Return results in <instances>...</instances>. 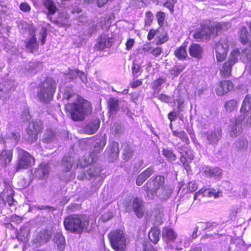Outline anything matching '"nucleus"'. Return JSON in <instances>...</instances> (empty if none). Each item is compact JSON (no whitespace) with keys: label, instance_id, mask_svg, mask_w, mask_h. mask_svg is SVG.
<instances>
[{"label":"nucleus","instance_id":"nucleus-1","mask_svg":"<svg viewBox=\"0 0 251 251\" xmlns=\"http://www.w3.org/2000/svg\"><path fill=\"white\" fill-rule=\"evenodd\" d=\"M65 109L70 114L74 121L78 122L83 121L85 116L91 114L93 107L90 101L80 96H77L75 101L68 102L65 105Z\"/></svg>","mask_w":251,"mask_h":251},{"label":"nucleus","instance_id":"nucleus-2","mask_svg":"<svg viewBox=\"0 0 251 251\" xmlns=\"http://www.w3.org/2000/svg\"><path fill=\"white\" fill-rule=\"evenodd\" d=\"M64 228L72 233L81 234L87 230L89 226V220L85 215L72 214L64 217Z\"/></svg>","mask_w":251,"mask_h":251},{"label":"nucleus","instance_id":"nucleus-3","mask_svg":"<svg viewBox=\"0 0 251 251\" xmlns=\"http://www.w3.org/2000/svg\"><path fill=\"white\" fill-rule=\"evenodd\" d=\"M106 143V138L105 137L101 138L99 141L96 143L94 148L88 155H85L79 159L77 167L82 168L88 165L96 163L98 159V154L103 150Z\"/></svg>","mask_w":251,"mask_h":251},{"label":"nucleus","instance_id":"nucleus-4","mask_svg":"<svg viewBox=\"0 0 251 251\" xmlns=\"http://www.w3.org/2000/svg\"><path fill=\"white\" fill-rule=\"evenodd\" d=\"M17 150V159L15 165L16 172L27 170L35 165V158L29 152L20 148H18Z\"/></svg>","mask_w":251,"mask_h":251},{"label":"nucleus","instance_id":"nucleus-5","mask_svg":"<svg viewBox=\"0 0 251 251\" xmlns=\"http://www.w3.org/2000/svg\"><path fill=\"white\" fill-rule=\"evenodd\" d=\"M110 245L115 251H126V239L123 230L116 229L112 230L108 234Z\"/></svg>","mask_w":251,"mask_h":251},{"label":"nucleus","instance_id":"nucleus-6","mask_svg":"<svg viewBox=\"0 0 251 251\" xmlns=\"http://www.w3.org/2000/svg\"><path fill=\"white\" fill-rule=\"evenodd\" d=\"M240 55L238 49L233 50L230 53L228 59L223 64L220 68V75L222 77H227L231 75L233 66L238 61Z\"/></svg>","mask_w":251,"mask_h":251},{"label":"nucleus","instance_id":"nucleus-7","mask_svg":"<svg viewBox=\"0 0 251 251\" xmlns=\"http://www.w3.org/2000/svg\"><path fill=\"white\" fill-rule=\"evenodd\" d=\"M55 81L50 78H46L41 83L40 90L37 93L38 98L44 100L46 98L52 96L56 89Z\"/></svg>","mask_w":251,"mask_h":251},{"label":"nucleus","instance_id":"nucleus-8","mask_svg":"<svg viewBox=\"0 0 251 251\" xmlns=\"http://www.w3.org/2000/svg\"><path fill=\"white\" fill-rule=\"evenodd\" d=\"M43 128V124L40 120H35L30 123L26 131L28 135V140L30 143H34L37 140L38 134L42 132Z\"/></svg>","mask_w":251,"mask_h":251},{"label":"nucleus","instance_id":"nucleus-9","mask_svg":"<svg viewBox=\"0 0 251 251\" xmlns=\"http://www.w3.org/2000/svg\"><path fill=\"white\" fill-rule=\"evenodd\" d=\"M214 28L210 25L203 24L201 27L196 29L193 35V38L197 41L208 40L214 34Z\"/></svg>","mask_w":251,"mask_h":251},{"label":"nucleus","instance_id":"nucleus-10","mask_svg":"<svg viewBox=\"0 0 251 251\" xmlns=\"http://www.w3.org/2000/svg\"><path fill=\"white\" fill-rule=\"evenodd\" d=\"M179 152L181 154L179 159L184 168L189 171L191 169L190 163L194 158L192 150L186 146H181L179 147Z\"/></svg>","mask_w":251,"mask_h":251},{"label":"nucleus","instance_id":"nucleus-11","mask_svg":"<svg viewBox=\"0 0 251 251\" xmlns=\"http://www.w3.org/2000/svg\"><path fill=\"white\" fill-rule=\"evenodd\" d=\"M234 87L233 83L230 80L220 81L215 89V92L218 96H224L231 91Z\"/></svg>","mask_w":251,"mask_h":251},{"label":"nucleus","instance_id":"nucleus-12","mask_svg":"<svg viewBox=\"0 0 251 251\" xmlns=\"http://www.w3.org/2000/svg\"><path fill=\"white\" fill-rule=\"evenodd\" d=\"M14 191L10 186H7L0 194V202L1 201L4 205L7 203L11 206L14 201Z\"/></svg>","mask_w":251,"mask_h":251},{"label":"nucleus","instance_id":"nucleus-13","mask_svg":"<svg viewBox=\"0 0 251 251\" xmlns=\"http://www.w3.org/2000/svg\"><path fill=\"white\" fill-rule=\"evenodd\" d=\"M13 158V151L4 149L0 153V166L6 167L10 164Z\"/></svg>","mask_w":251,"mask_h":251},{"label":"nucleus","instance_id":"nucleus-14","mask_svg":"<svg viewBox=\"0 0 251 251\" xmlns=\"http://www.w3.org/2000/svg\"><path fill=\"white\" fill-rule=\"evenodd\" d=\"M112 39L107 35H100L98 37V41L96 44V48L99 50H102L106 48H110L112 45Z\"/></svg>","mask_w":251,"mask_h":251},{"label":"nucleus","instance_id":"nucleus-15","mask_svg":"<svg viewBox=\"0 0 251 251\" xmlns=\"http://www.w3.org/2000/svg\"><path fill=\"white\" fill-rule=\"evenodd\" d=\"M189 53L193 58L200 59L202 56L203 48L199 44L192 43L189 47Z\"/></svg>","mask_w":251,"mask_h":251},{"label":"nucleus","instance_id":"nucleus-16","mask_svg":"<svg viewBox=\"0 0 251 251\" xmlns=\"http://www.w3.org/2000/svg\"><path fill=\"white\" fill-rule=\"evenodd\" d=\"M165 184V178L163 176L158 175L155 176L153 179H150L146 185L149 184L150 187L152 189L158 190Z\"/></svg>","mask_w":251,"mask_h":251},{"label":"nucleus","instance_id":"nucleus-17","mask_svg":"<svg viewBox=\"0 0 251 251\" xmlns=\"http://www.w3.org/2000/svg\"><path fill=\"white\" fill-rule=\"evenodd\" d=\"M133 208L136 216L141 218L144 216L143 201L138 197H135L133 201Z\"/></svg>","mask_w":251,"mask_h":251},{"label":"nucleus","instance_id":"nucleus-18","mask_svg":"<svg viewBox=\"0 0 251 251\" xmlns=\"http://www.w3.org/2000/svg\"><path fill=\"white\" fill-rule=\"evenodd\" d=\"M35 28H34L32 37L25 42V48L30 53L38 51L39 49L38 43L35 34Z\"/></svg>","mask_w":251,"mask_h":251},{"label":"nucleus","instance_id":"nucleus-19","mask_svg":"<svg viewBox=\"0 0 251 251\" xmlns=\"http://www.w3.org/2000/svg\"><path fill=\"white\" fill-rule=\"evenodd\" d=\"M108 113L110 115L115 114L119 110V100L111 97L107 101Z\"/></svg>","mask_w":251,"mask_h":251},{"label":"nucleus","instance_id":"nucleus-20","mask_svg":"<svg viewBox=\"0 0 251 251\" xmlns=\"http://www.w3.org/2000/svg\"><path fill=\"white\" fill-rule=\"evenodd\" d=\"M100 121L99 119H95L88 123L84 127L85 133L91 135L97 132L100 127Z\"/></svg>","mask_w":251,"mask_h":251},{"label":"nucleus","instance_id":"nucleus-21","mask_svg":"<svg viewBox=\"0 0 251 251\" xmlns=\"http://www.w3.org/2000/svg\"><path fill=\"white\" fill-rule=\"evenodd\" d=\"M177 237V235L172 229L170 227H166L164 228L162 233V239L166 243L173 242L175 241Z\"/></svg>","mask_w":251,"mask_h":251},{"label":"nucleus","instance_id":"nucleus-22","mask_svg":"<svg viewBox=\"0 0 251 251\" xmlns=\"http://www.w3.org/2000/svg\"><path fill=\"white\" fill-rule=\"evenodd\" d=\"M239 40L243 45L247 44L249 42L250 33L248 28L245 26H243L240 29L238 32Z\"/></svg>","mask_w":251,"mask_h":251},{"label":"nucleus","instance_id":"nucleus-23","mask_svg":"<svg viewBox=\"0 0 251 251\" xmlns=\"http://www.w3.org/2000/svg\"><path fill=\"white\" fill-rule=\"evenodd\" d=\"M186 48L187 45L183 43L174 51L175 56L180 60H185L187 57Z\"/></svg>","mask_w":251,"mask_h":251},{"label":"nucleus","instance_id":"nucleus-24","mask_svg":"<svg viewBox=\"0 0 251 251\" xmlns=\"http://www.w3.org/2000/svg\"><path fill=\"white\" fill-rule=\"evenodd\" d=\"M70 18L69 14L65 11L59 12L56 21L54 23L59 26L64 27L67 25V22Z\"/></svg>","mask_w":251,"mask_h":251},{"label":"nucleus","instance_id":"nucleus-25","mask_svg":"<svg viewBox=\"0 0 251 251\" xmlns=\"http://www.w3.org/2000/svg\"><path fill=\"white\" fill-rule=\"evenodd\" d=\"M42 3L48 10V16L54 15L58 10L55 3L52 0H43Z\"/></svg>","mask_w":251,"mask_h":251},{"label":"nucleus","instance_id":"nucleus-26","mask_svg":"<svg viewBox=\"0 0 251 251\" xmlns=\"http://www.w3.org/2000/svg\"><path fill=\"white\" fill-rule=\"evenodd\" d=\"M160 230L158 227L151 228L149 232V237L151 241L154 244H157L160 239Z\"/></svg>","mask_w":251,"mask_h":251},{"label":"nucleus","instance_id":"nucleus-27","mask_svg":"<svg viewBox=\"0 0 251 251\" xmlns=\"http://www.w3.org/2000/svg\"><path fill=\"white\" fill-rule=\"evenodd\" d=\"M29 236V231L25 227H22L18 232L16 238L17 239L23 243L28 241Z\"/></svg>","mask_w":251,"mask_h":251},{"label":"nucleus","instance_id":"nucleus-28","mask_svg":"<svg viewBox=\"0 0 251 251\" xmlns=\"http://www.w3.org/2000/svg\"><path fill=\"white\" fill-rule=\"evenodd\" d=\"M173 136L179 138L182 142L185 143L186 145L190 144V141L186 133L183 131H178L177 130H172Z\"/></svg>","mask_w":251,"mask_h":251},{"label":"nucleus","instance_id":"nucleus-29","mask_svg":"<svg viewBox=\"0 0 251 251\" xmlns=\"http://www.w3.org/2000/svg\"><path fill=\"white\" fill-rule=\"evenodd\" d=\"M55 239L58 249L60 251H63L66 247V241L64 236L62 234H56Z\"/></svg>","mask_w":251,"mask_h":251},{"label":"nucleus","instance_id":"nucleus-30","mask_svg":"<svg viewBox=\"0 0 251 251\" xmlns=\"http://www.w3.org/2000/svg\"><path fill=\"white\" fill-rule=\"evenodd\" d=\"M169 40L168 33L162 30L161 32L158 33L156 36V45H159L163 44Z\"/></svg>","mask_w":251,"mask_h":251},{"label":"nucleus","instance_id":"nucleus-31","mask_svg":"<svg viewBox=\"0 0 251 251\" xmlns=\"http://www.w3.org/2000/svg\"><path fill=\"white\" fill-rule=\"evenodd\" d=\"M162 153V155L170 162L175 161L177 159L176 155L174 153L173 150L163 149Z\"/></svg>","mask_w":251,"mask_h":251},{"label":"nucleus","instance_id":"nucleus-32","mask_svg":"<svg viewBox=\"0 0 251 251\" xmlns=\"http://www.w3.org/2000/svg\"><path fill=\"white\" fill-rule=\"evenodd\" d=\"M251 110V97L247 95L242 103L240 111L246 113Z\"/></svg>","mask_w":251,"mask_h":251},{"label":"nucleus","instance_id":"nucleus-33","mask_svg":"<svg viewBox=\"0 0 251 251\" xmlns=\"http://www.w3.org/2000/svg\"><path fill=\"white\" fill-rule=\"evenodd\" d=\"M109 153L112 157L118 156L120 150H119V144L117 142H112L109 145Z\"/></svg>","mask_w":251,"mask_h":251},{"label":"nucleus","instance_id":"nucleus-34","mask_svg":"<svg viewBox=\"0 0 251 251\" xmlns=\"http://www.w3.org/2000/svg\"><path fill=\"white\" fill-rule=\"evenodd\" d=\"M155 17L158 25L160 27L165 25L166 20V14L162 11H157L155 14Z\"/></svg>","mask_w":251,"mask_h":251},{"label":"nucleus","instance_id":"nucleus-35","mask_svg":"<svg viewBox=\"0 0 251 251\" xmlns=\"http://www.w3.org/2000/svg\"><path fill=\"white\" fill-rule=\"evenodd\" d=\"M237 106V101L235 99L227 100L225 103V108L227 112H231L235 110Z\"/></svg>","mask_w":251,"mask_h":251},{"label":"nucleus","instance_id":"nucleus-36","mask_svg":"<svg viewBox=\"0 0 251 251\" xmlns=\"http://www.w3.org/2000/svg\"><path fill=\"white\" fill-rule=\"evenodd\" d=\"M186 65L185 64H180L176 65L169 70L170 74L176 77L178 76L180 73L185 69Z\"/></svg>","mask_w":251,"mask_h":251},{"label":"nucleus","instance_id":"nucleus-37","mask_svg":"<svg viewBox=\"0 0 251 251\" xmlns=\"http://www.w3.org/2000/svg\"><path fill=\"white\" fill-rule=\"evenodd\" d=\"M37 172L39 174V177L40 179H43L47 177L49 174V170L45 165L40 166L37 169Z\"/></svg>","mask_w":251,"mask_h":251},{"label":"nucleus","instance_id":"nucleus-38","mask_svg":"<svg viewBox=\"0 0 251 251\" xmlns=\"http://www.w3.org/2000/svg\"><path fill=\"white\" fill-rule=\"evenodd\" d=\"M62 163L64 167V171L68 172L71 171L73 167L72 161L71 157H66L63 158Z\"/></svg>","mask_w":251,"mask_h":251},{"label":"nucleus","instance_id":"nucleus-39","mask_svg":"<svg viewBox=\"0 0 251 251\" xmlns=\"http://www.w3.org/2000/svg\"><path fill=\"white\" fill-rule=\"evenodd\" d=\"M218 224L216 222H201L200 226L202 230L210 229L212 230L213 228L217 226Z\"/></svg>","mask_w":251,"mask_h":251},{"label":"nucleus","instance_id":"nucleus-40","mask_svg":"<svg viewBox=\"0 0 251 251\" xmlns=\"http://www.w3.org/2000/svg\"><path fill=\"white\" fill-rule=\"evenodd\" d=\"M153 14L150 10L147 11L145 13L144 19V24L145 26H150L151 25L153 22Z\"/></svg>","mask_w":251,"mask_h":251},{"label":"nucleus","instance_id":"nucleus-41","mask_svg":"<svg viewBox=\"0 0 251 251\" xmlns=\"http://www.w3.org/2000/svg\"><path fill=\"white\" fill-rule=\"evenodd\" d=\"M145 191L147 193V196L151 199H153L157 195V191L158 190L154 189H151L150 186H148L146 184L144 187Z\"/></svg>","mask_w":251,"mask_h":251},{"label":"nucleus","instance_id":"nucleus-42","mask_svg":"<svg viewBox=\"0 0 251 251\" xmlns=\"http://www.w3.org/2000/svg\"><path fill=\"white\" fill-rule=\"evenodd\" d=\"M176 2L177 0H166L163 5L169 10L170 13H173L174 12L175 5Z\"/></svg>","mask_w":251,"mask_h":251},{"label":"nucleus","instance_id":"nucleus-43","mask_svg":"<svg viewBox=\"0 0 251 251\" xmlns=\"http://www.w3.org/2000/svg\"><path fill=\"white\" fill-rule=\"evenodd\" d=\"M55 136V132L51 129H47L44 135V140L47 142H50Z\"/></svg>","mask_w":251,"mask_h":251},{"label":"nucleus","instance_id":"nucleus-44","mask_svg":"<svg viewBox=\"0 0 251 251\" xmlns=\"http://www.w3.org/2000/svg\"><path fill=\"white\" fill-rule=\"evenodd\" d=\"M241 131V127H240L237 124H235L233 125L230 131V136L232 137H234L238 136Z\"/></svg>","mask_w":251,"mask_h":251},{"label":"nucleus","instance_id":"nucleus-45","mask_svg":"<svg viewBox=\"0 0 251 251\" xmlns=\"http://www.w3.org/2000/svg\"><path fill=\"white\" fill-rule=\"evenodd\" d=\"M216 52H226L227 53L228 52V47L226 44H223L220 42H218L216 44L215 47Z\"/></svg>","mask_w":251,"mask_h":251},{"label":"nucleus","instance_id":"nucleus-46","mask_svg":"<svg viewBox=\"0 0 251 251\" xmlns=\"http://www.w3.org/2000/svg\"><path fill=\"white\" fill-rule=\"evenodd\" d=\"M132 74L136 75V77L139 75L142 72V68L140 65L137 64L134 61L131 68Z\"/></svg>","mask_w":251,"mask_h":251},{"label":"nucleus","instance_id":"nucleus-47","mask_svg":"<svg viewBox=\"0 0 251 251\" xmlns=\"http://www.w3.org/2000/svg\"><path fill=\"white\" fill-rule=\"evenodd\" d=\"M159 33V28L157 29L151 28L149 30L147 34V38L148 41H151L156 36V35Z\"/></svg>","mask_w":251,"mask_h":251},{"label":"nucleus","instance_id":"nucleus-48","mask_svg":"<svg viewBox=\"0 0 251 251\" xmlns=\"http://www.w3.org/2000/svg\"><path fill=\"white\" fill-rule=\"evenodd\" d=\"M225 25V24L224 23H217L215 26L212 25L214 28V32L213 35H214V36H217L219 33L223 30Z\"/></svg>","mask_w":251,"mask_h":251},{"label":"nucleus","instance_id":"nucleus-49","mask_svg":"<svg viewBox=\"0 0 251 251\" xmlns=\"http://www.w3.org/2000/svg\"><path fill=\"white\" fill-rule=\"evenodd\" d=\"M132 152L133 151L131 150L130 146L127 144L124 149L123 155L124 159L127 160L130 158L132 156Z\"/></svg>","mask_w":251,"mask_h":251},{"label":"nucleus","instance_id":"nucleus-50","mask_svg":"<svg viewBox=\"0 0 251 251\" xmlns=\"http://www.w3.org/2000/svg\"><path fill=\"white\" fill-rule=\"evenodd\" d=\"M87 173L90 177L92 178L95 176L99 173V170L97 167L93 166L87 171Z\"/></svg>","mask_w":251,"mask_h":251},{"label":"nucleus","instance_id":"nucleus-51","mask_svg":"<svg viewBox=\"0 0 251 251\" xmlns=\"http://www.w3.org/2000/svg\"><path fill=\"white\" fill-rule=\"evenodd\" d=\"M165 82V79L162 77H159L156 79L154 81V85L153 86V88L154 89L160 90L161 85Z\"/></svg>","mask_w":251,"mask_h":251},{"label":"nucleus","instance_id":"nucleus-52","mask_svg":"<svg viewBox=\"0 0 251 251\" xmlns=\"http://www.w3.org/2000/svg\"><path fill=\"white\" fill-rule=\"evenodd\" d=\"M154 173V168L153 166H150L147 169H146L143 172L141 173L142 175H143L147 179L150 177L152 174Z\"/></svg>","mask_w":251,"mask_h":251},{"label":"nucleus","instance_id":"nucleus-53","mask_svg":"<svg viewBox=\"0 0 251 251\" xmlns=\"http://www.w3.org/2000/svg\"><path fill=\"white\" fill-rule=\"evenodd\" d=\"M10 219L11 222L16 224H19L23 221L24 217L16 214H13L10 216Z\"/></svg>","mask_w":251,"mask_h":251},{"label":"nucleus","instance_id":"nucleus-54","mask_svg":"<svg viewBox=\"0 0 251 251\" xmlns=\"http://www.w3.org/2000/svg\"><path fill=\"white\" fill-rule=\"evenodd\" d=\"M163 51V49L160 47H156L155 48H153L151 51V54L155 57L158 56L160 55Z\"/></svg>","mask_w":251,"mask_h":251},{"label":"nucleus","instance_id":"nucleus-55","mask_svg":"<svg viewBox=\"0 0 251 251\" xmlns=\"http://www.w3.org/2000/svg\"><path fill=\"white\" fill-rule=\"evenodd\" d=\"M227 53L226 52H216V57L218 62H222L226 58Z\"/></svg>","mask_w":251,"mask_h":251},{"label":"nucleus","instance_id":"nucleus-56","mask_svg":"<svg viewBox=\"0 0 251 251\" xmlns=\"http://www.w3.org/2000/svg\"><path fill=\"white\" fill-rule=\"evenodd\" d=\"M19 7L21 11L25 12H28L31 10L30 5L26 2H22L20 5Z\"/></svg>","mask_w":251,"mask_h":251},{"label":"nucleus","instance_id":"nucleus-57","mask_svg":"<svg viewBox=\"0 0 251 251\" xmlns=\"http://www.w3.org/2000/svg\"><path fill=\"white\" fill-rule=\"evenodd\" d=\"M146 180L147 178L141 173L138 176L136 179V184L137 186H141Z\"/></svg>","mask_w":251,"mask_h":251},{"label":"nucleus","instance_id":"nucleus-58","mask_svg":"<svg viewBox=\"0 0 251 251\" xmlns=\"http://www.w3.org/2000/svg\"><path fill=\"white\" fill-rule=\"evenodd\" d=\"M41 238H44L46 242L48 241L51 238L50 232L48 230H45L43 231Z\"/></svg>","mask_w":251,"mask_h":251},{"label":"nucleus","instance_id":"nucleus-59","mask_svg":"<svg viewBox=\"0 0 251 251\" xmlns=\"http://www.w3.org/2000/svg\"><path fill=\"white\" fill-rule=\"evenodd\" d=\"M42 32L41 33V43L42 45H43L45 44L46 41V38L47 36V31L46 28H42Z\"/></svg>","mask_w":251,"mask_h":251},{"label":"nucleus","instance_id":"nucleus-60","mask_svg":"<svg viewBox=\"0 0 251 251\" xmlns=\"http://www.w3.org/2000/svg\"><path fill=\"white\" fill-rule=\"evenodd\" d=\"M143 84L142 79H137L130 83V85L132 89H135L141 86Z\"/></svg>","mask_w":251,"mask_h":251},{"label":"nucleus","instance_id":"nucleus-61","mask_svg":"<svg viewBox=\"0 0 251 251\" xmlns=\"http://www.w3.org/2000/svg\"><path fill=\"white\" fill-rule=\"evenodd\" d=\"M135 41L133 39H129L126 43V50H129L132 48Z\"/></svg>","mask_w":251,"mask_h":251},{"label":"nucleus","instance_id":"nucleus-62","mask_svg":"<svg viewBox=\"0 0 251 251\" xmlns=\"http://www.w3.org/2000/svg\"><path fill=\"white\" fill-rule=\"evenodd\" d=\"M158 99L162 101L169 102L170 99V96L166 94L162 93L158 96Z\"/></svg>","mask_w":251,"mask_h":251},{"label":"nucleus","instance_id":"nucleus-63","mask_svg":"<svg viewBox=\"0 0 251 251\" xmlns=\"http://www.w3.org/2000/svg\"><path fill=\"white\" fill-rule=\"evenodd\" d=\"M11 139L17 143L20 139V134L19 132H13L11 133Z\"/></svg>","mask_w":251,"mask_h":251},{"label":"nucleus","instance_id":"nucleus-64","mask_svg":"<svg viewBox=\"0 0 251 251\" xmlns=\"http://www.w3.org/2000/svg\"><path fill=\"white\" fill-rule=\"evenodd\" d=\"M177 118L175 112L171 111L168 114V118L171 122L175 121Z\"/></svg>","mask_w":251,"mask_h":251}]
</instances>
